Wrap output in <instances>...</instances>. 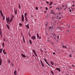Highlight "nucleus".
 Instances as JSON below:
<instances>
[{
	"label": "nucleus",
	"mask_w": 75,
	"mask_h": 75,
	"mask_svg": "<svg viewBox=\"0 0 75 75\" xmlns=\"http://www.w3.org/2000/svg\"><path fill=\"white\" fill-rule=\"evenodd\" d=\"M45 34H46V35H49V34L47 33H46Z\"/></svg>",
	"instance_id": "obj_33"
},
{
	"label": "nucleus",
	"mask_w": 75,
	"mask_h": 75,
	"mask_svg": "<svg viewBox=\"0 0 75 75\" xmlns=\"http://www.w3.org/2000/svg\"><path fill=\"white\" fill-rule=\"evenodd\" d=\"M3 41H5V42H6V40L5 39V38L4 39Z\"/></svg>",
	"instance_id": "obj_39"
},
{
	"label": "nucleus",
	"mask_w": 75,
	"mask_h": 75,
	"mask_svg": "<svg viewBox=\"0 0 75 75\" xmlns=\"http://www.w3.org/2000/svg\"><path fill=\"white\" fill-rule=\"evenodd\" d=\"M24 15H22V21H24Z\"/></svg>",
	"instance_id": "obj_4"
},
{
	"label": "nucleus",
	"mask_w": 75,
	"mask_h": 75,
	"mask_svg": "<svg viewBox=\"0 0 75 75\" xmlns=\"http://www.w3.org/2000/svg\"><path fill=\"white\" fill-rule=\"evenodd\" d=\"M51 73L52 74V75H54V72H53V71H51Z\"/></svg>",
	"instance_id": "obj_22"
},
{
	"label": "nucleus",
	"mask_w": 75,
	"mask_h": 75,
	"mask_svg": "<svg viewBox=\"0 0 75 75\" xmlns=\"http://www.w3.org/2000/svg\"><path fill=\"white\" fill-rule=\"evenodd\" d=\"M21 56L22 57H23V58H25V57H26V56L25 55L23 54H21Z\"/></svg>",
	"instance_id": "obj_8"
},
{
	"label": "nucleus",
	"mask_w": 75,
	"mask_h": 75,
	"mask_svg": "<svg viewBox=\"0 0 75 75\" xmlns=\"http://www.w3.org/2000/svg\"><path fill=\"white\" fill-rule=\"evenodd\" d=\"M35 9H36V10H38V7H36V8H35Z\"/></svg>",
	"instance_id": "obj_36"
},
{
	"label": "nucleus",
	"mask_w": 75,
	"mask_h": 75,
	"mask_svg": "<svg viewBox=\"0 0 75 75\" xmlns=\"http://www.w3.org/2000/svg\"><path fill=\"white\" fill-rule=\"evenodd\" d=\"M25 18V20L27 21H28V19H27V17H26Z\"/></svg>",
	"instance_id": "obj_26"
},
{
	"label": "nucleus",
	"mask_w": 75,
	"mask_h": 75,
	"mask_svg": "<svg viewBox=\"0 0 75 75\" xmlns=\"http://www.w3.org/2000/svg\"><path fill=\"white\" fill-rule=\"evenodd\" d=\"M25 26H26L27 27V28H28V29H29L30 28V27H29V24H27V25H25Z\"/></svg>",
	"instance_id": "obj_7"
},
{
	"label": "nucleus",
	"mask_w": 75,
	"mask_h": 75,
	"mask_svg": "<svg viewBox=\"0 0 75 75\" xmlns=\"http://www.w3.org/2000/svg\"><path fill=\"white\" fill-rule=\"evenodd\" d=\"M56 9H58V10H60L61 9L59 7H58V8H57Z\"/></svg>",
	"instance_id": "obj_16"
},
{
	"label": "nucleus",
	"mask_w": 75,
	"mask_h": 75,
	"mask_svg": "<svg viewBox=\"0 0 75 75\" xmlns=\"http://www.w3.org/2000/svg\"><path fill=\"white\" fill-rule=\"evenodd\" d=\"M45 9H46V11H48V8L47 7H46L45 8Z\"/></svg>",
	"instance_id": "obj_34"
},
{
	"label": "nucleus",
	"mask_w": 75,
	"mask_h": 75,
	"mask_svg": "<svg viewBox=\"0 0 75 75\" xmlns=\"http://www.w3.org/2000/svg\"><path fill=\"white\" fill-rule=\"evenodd\" d=\"M6 26L8 28V29L9 30V29H10V26H9V25H8V24H6Z\"/></svg>",
	"instance_id": "obj_11"
},
{
	"label": "nucleus",
	"mask_w": 75,
	"mask_h": 75,
	"mask_svg": "<svg viewBox=\"0 0 75 75\" xmlns=\"http://www.w3.org/2000/svg\"><path fill=\"white\" fill-rule=\"evenodd\" d=\"M37 37L38 38H39V35H38V33H37Z\"/></svg>",
	"instance_id": "obj_23"
},
{
	"label": "nucleus",
	"mask_w": 75,
	"mask_h": 75,
	"mask_svg": "<svg viewBox=\"0 0 75 75\" xmlns=\"http://www.w3.org/2000/svg\"><path fill=\"white\" fill-rule=\"evenodd\" d=\"M59 19H60V20H61V17H59Z\"/></svg>",
	"instance_id": "obj_57"
},
{
	"label": "nucleus",
	"mask_w": 75,
	"mask_h": 75,
	"mask_svg": "<svg viewBox=\"0 0 75 75\" xmlns=\"http://www.w3.org/2000/svg\"><path fill=\"white\" fill-rule=\"evenodd\" d=\"M31 38L32 39V40H35V39H36V37H35V36H32L31 37Z\"/></svg>",
	"instance_id": "obj_1"
},
{
	"label": "nucleus",
	"mask_w": 75,
	"mask_h": 75,
	"mask_svg": "<svg viewBox=\"0 0 75 75\" xmlns=\"http://www.w3.org/2000/svg\"><path fill=\"white\" fill-rule=\"evenodd\" d=\"M6 22L8 23V21H9V18H6Z\"/></svg>",
	"instance_id": "obj_5"
},
{
	"label": "nucleus",
	"mask_w": 75,
	"mask_h": 75,
	"mask_svg": "<svg viewBox=\"0 0 75 75\" xmlns=\"http://www.w3.org/2000/svg\"><path fill=\"white\" fill-rule=\"evenodd\" d=\"M44 13H47V11H45Z\"/></svg>",
	"instance_id": "obj_56"
},
{
	"label": "nucleus",
	"mask_w": 75,
	"mask_h": 75,
	"mask_svg": "<svg viewBox=\"0 0 75 75\" xmlns=\"http://www.w3.org/2000/svg\"><path fill=\"white\" fill-rule=\"evenodd\" d=\"M44 61L45 62H47V60L45 59H44Z\"/></svg>",
	"instance_id": "obj_32"
},
{
	"label": "nucleus",
	"mask_w": 75,
	"mask_h": 75,
	"mask_svg": "<svg viewBox=\"0 0 75 75\" xmlns=\"http://www.w3.org/2000/svg\"><path fill=\"white\" fill-rule=\"evenodd\" d=\"M67 9V8H65L64 9V10H65Z\"/></svg>",
	"instance_id": "obj_58"
},
{
	"label": "nucleus",
	"mask_w": 75,
	"mask_h": 75,
	"mask_svg": "<svg viewBox=\"0 0 75 75\" xmlns=\"http://www.w3.org/2000/svg\"><path fill=\"white\" fill-rule=\"evenodd\" d=\"M5 19V16H4L3 17L2 19L3 20H4Z\"/></svg>",
	"instance_id": "obj_25"
},
{
	"label": "nucleus",
	"mask_w": 75,
	"mask_h": 75,
	"mask_svg": "<svg viewBox=\"0 0 75 75\" xmlns=\"http://www.w3.org/2000/svg\"><path fill=\"white\" fill-rule=\"evenodd\" d=\"M11 20H13V18L12 17H11Z\"/></svg>",
	"instance_id": "obj_43"
},
{
	"label": "nucleus",
	"mask_w": 75,
	"mask_h": 75,
	"mask_svg": "<svg viewBox=\"0 0 75 75\" xmlns=\"http://www.w3.org/2000/svg\"><path fill=\"white\" fill-rule=\"evenodd\" d=\"M0 35L2 37V33H1V31H0Z\"/></svg>",
	"instance_id": "obj_15"
},
{
	"label": "nucleus",
	"mask_w": 75,
	"mask_h": 75,
	"mask_svg": "<svg viewBox=\"0 0 75 75\" xmlns=\"http://www.w3.org/2000/svg\"><path fill=\"white\" fill-rule=\"evenodd\" d=\"M52 8V6H51L50 7V8Z\"/></svg>",
	"instance_id": "obj_64"
},
{
	"label": "nucleus",
	"mask_w": 75,
	"mask_h": 75,
	"mask_svg": "<svg viewBox=\"0 0 75 75\" xmlns=\"http://www.w3.org/2000/svg\"><path fill=\"white\" fill-rule=\"evenodd\" d=\"M12 20H11H11H9L8 23H11V21H12Z\"/></svg>",
	"instance_id": "obj_21"
},
{
	"label": "nucleus",
	"mask_w": 75,
	"mask_h": 75,
	"mask_svg": "<svg viewBox=\"0 0 75 75\" xmlns=\"http://www.w3.org/2000/svg\"><path fill=\"white\" fill-rule=\"evenodd\" d=\"M69 11V12H71V10L70 9V10Z\"/></svg>",
	"instance_id": "obj_51"
},
{
	"label": "nucleus",
	"mask_w": 75,
	"mask_h": 75,
	"mask_svg": "<svg viewBox=\"0 0 75 75\" xmlns=\"http://www.w3.org/2000/svg\"><path fill=\"white\" fill-rule=\"evenodd\" d=\"M51 28H52V27H50L49 29H51Z\"/></svg>",
	"instance_id": "obj_55"
},
{
	"label": "nucleus",
	"mask_w": 75,
	"mask_h": 75,
	"mask_svg": "<svg viewBox=\"0 0 75 75\" xmlns=\"http://www.w3.org/2000/svg\"><path fill=\"white\" fill-rule=\"evenodd\" d=\"M29 42L30 43V44H31L32 43V42H31V40H30V39H29Z\"/></svg>",
	"instance_id": "obj_17"
},
{
	"label": "nucleus",
	"mask_w": 75,
	"mask_h": 75,
	"mask_svg": "<svg viewBox=\"0 0 75 75\" xmlns=\"http://www.w3.org/2000/svg\"><path fill=\"white\" fill-rule=\"evenodd\" d=\"M40 51H41V52H42V50L40 49Z\"/></svg>",
	"instance_id": "obj_52"
},
{
	"label": "nucleus",
	"mask_w": 75,
	"mask_h": 75,
	"mask_svg": "<svg viewBox=\"0 0 75 75\" xmlns=\"http://www.w3.org/2000/svg\"><path fill=\"white\" fill-rule=\"evenodd\" d=\"M14 11H15V13L16 14H17V10H15L14 9Z\"/></svg>",
	"instance_id": "obj_13"
},
{
	"label": "nucleus",
	"mask_w": 75,
	"mask_h": 75,
	"mask_svg": "<svg viewBox=\"0 0 75 75\" xmlns=\"http://www.w3.org/2000/svg\"><path fill=\"white\" fill-rule=\"evenodd\" d=\"M35 55H36V57H37V54H35Z\"/></svg>",
	"instance_id": "obj_48"
},
{
	"label": "nucleus",
	"mask_w": 75,
	"mask_h": 75,
	"mask_svg": "<svg viewBox=\"0 0 75 75\" xmlns=\"http://www.w3.org/2000/svg\"><path fill=\"white\" fill-rule=\"evenodd\" d=\"M53 55H55V52H54L53 53Z\"/></svg>",
	"instance_id": "obj_42"
},
{
	"label": "nucleus",
	"mask_w": 75,
	"mask_h": 75,
	"mask_svg": "<svg viewBox=\"0 0 75 75\" xmlns=\"http://www.w3.org/2000/svg\"><path fill=\"white\" fill-rule=\"evenodd\" d=\"M50 63L52 65H54V63L52 62V61L50 62Z\"/></svg>",
	"instance_id": "obj_14"
},
{
	"label": "nucleus",
	"mask_w": 75,
	"mask_h": 75,
	"mask_svg": "<svg viewBox=\"0 0 75 75\" xmlns=\"http://www.w3.org/2000/svg\"><path fill=\"white\" fill-rule=\"evenodd\" d=\"M58 70L59 71V72H60V71H61V69H59V68Z\"/></svg>",
	"instance_id": "obj_35"
},
{
	"label": "nucleus",
	"mask_w": 75,
	"mask_h": 75,
	"mask_svg": "<svg viewBox=\"0 0 75 75\" xmlns=\"http://www.w3.org/2000/svg\"><path fill=\"white\" fill-rule=\"evenodd\" d=\"M68 32H69V30H68Z\"/></svg>",
	"instance_id": "obj_63"
},
{
	"label": "nucleus",
	"mask_w": 75,
	"mask_h": 75,
	"mask_svg": "<svg viewBox=\"0 0 75 75\" xmlns=\"http://www.w3.org/2000/svg\"><path fill=\"white\" fill-rule=\"evenodd\" d=\"M62 47H63V48H65V47L64 46H62Z\"/></svg>",
	"instance_id": "obj_54"
},
{
	"label": "nucleus",
	"mask_w": 75,
	"mask_h": 75,
	"mask_svg": "<svg viewBox=\"0 0 75 75\" xmlns=\"http://www.w3.org/2000/svg\"><path fill=\"white\" fill-rule=\"evenodd\" d=\"M3 53H4V54H6V52H4Z\"/></svg>",
	"instance_id": "obj_47"
},
{
	"label": "nucleus",
	"mask_w": 75,
	"mask_h": 75,
	"mask_svg": "<svg viewBox=\"0 0 75 75\" xmlns=\"http://www.w3.org/2000/svg\"><path fill=\"white\" fill-rule=\"evenodd\" d=\"M59 69V68H56L55 69V70H58V69Z\"/></svg>",
	"instance_id": "obj_40"
},
{
	"label": "nucleus",
	"mask_w": 75,
	"mask_h": 75,
	"mask_svg": "<svg viewBox=\"0 0 75 75\" xmlns=\"http://www.w3.org/2000/svg\"><path fill=\"white\" fill-rule=\"evenodd\" d=\"M57 13H56L55 15V19H56V18H58V16H57Z\"/></svg>",
	"instance_id": "obj_6"
},
{
	"label": "nucleus",
	"mask_w": 75,
	"mask_h": 75,
	"mask_svg": "<svg viewBox=\"0 0 75 75\" xmlns=\"http://www.w3.org/2000/svg\"><path fill=\"white\" fill-rule=\"evenodd\" d=\"M3 50V49L1 48L0 50V53H1V52H2V51H3V50Z\"/></svg>",
	"instance_id": "obj_18"
},
{
	"label": "nucleus",
	"mask_w": 75,
	"mask_h": 75,
	"mask_svg": "<svg viewBox=\"0 0 75 75\" xmlns=\"http://www.w3.org/2000/svg\"><path fill=\"white\" fill-rule=\"evenodd\" d=\"M11 65H12V66H13V64L12 63H11Z\"/></svg>",
	"instance_id": "obj_61"
},
{
	"label": "nucleus",
	"mask_w": 75,
	"mask_h": 75,
	"mask_svg": "<svg viewBox=\"0 0 75 75\" xmlns=\"http://www.w3.org/2000/svg\"><path fill=\"white\" fill-rule=\"evenodd\" d=\"M4 43L3 42L2 44V47H4Z\"/></svg>",
	"instance_id": "obj_28"
},
{
	"label": "nucleus",
	"mask_w": 75,
	"mask_h": 75,
	"mask_svg": "<svg viewBox=\"0 0 75 75\" xmlns=\"http://www.w3.org/2000/svg\"><path fill=\"white\" fill-rule=\"evenodd\" d=\"M74 4H73L72 5V6H73V7H74Z\"/></svg>",
	"instance_id": "obj_53"
},
{
	"label": "nucleus",
	"mask_w": 75,
	"mask_h": 75,
	"mask_svg": "<svg viewBox=\"0 0 75 75\" xmlns=\"http://www.w3.org/2000/svg\"><path fill=\"white\" fill-rule=\"evenodd\" d=\"M19 9H20V8H21V5H20V4H19Z\"/></svg>",
	"instance_id": "obj_29"
},
{
	"label": "nucleus",
	"mask_w": 75,
	"mask_h": 75,
	"mask_svg": "<svg viewBox=\"0 0 75 75\" xmlns=\"http://www.w3.org/2000/svg\"><path fill=\"white\" fill-rule=\"evenodd\" d=\"M40 61L42 67H44V64H43L42 62V61H41V60H40Z\"/></svg>",
	"instance_id": "obj_2"
},
{
	"label": "nucleus",
	"mask_w": 75,
	"mask_h": 75,
	"mask_svg": "<svg viewBox=\"0 0 75 75\" xmlns=\"http://www.w3.org/2000/svg\"><path fill=\"white\" fill-rule=\"evenodd\" d=\"M2 62V60H1V58H0V66L1 65V62Z\"/></svg>",
	"instance_id": "obj_12"
},
{
	"label": "nucleus",
	"mask_w": 75,
	"mask_h": 75,
	"mask_svg": "<svg viewBox=\"0 0 75 75\" xmlns=\"http://www.w3.org/2000/svg\"><path fill=\"white\" fill-rule=\"evenodd\" d=\"M72 67H75V66L74 65H72Z\"/></svg>",
	"instance_id": "obj_62"
},
{
	"label": "nucleus",
	"mask_w": 75,
	"mask_h": 75,
	"mask_svg": "<svg viewBox=\"0 0 75 75\" xmlns=\"http://www.w3.org/2000/svg\"><path fill=\"white\" fill-rule=\"evenodd\" d=\"M3 53H4V52H5V51L4 50H3Z\"/></svg>",
	"instance_id": "obj_49"
},
{
	"label": "nucleus",
	"mask_w": 75,
	"mask_h": 75,
	"mask_svg": "<svg viewBox=\"0 0 75 75\" xmlns=\"http://www.w3.org/2000/svg\"><path fill=\"white\" fill-rule=\"evenodd\" d=\"M0 13H1V15L2 17H3V12H2V11H0Z\"/></svg>",
	"instance_id": "obj_3"
},
{
	"label": "nucleus",
	"mask_w": 75,
	"mask_h": 75,
	"mask_svg": "<svg viewBox=\"0 0 75 75\" xmlns=\"http://www.w3.org/2000/svg\"><path fill=\"white\" fill-rule=\"evenodd\" d=\"M46 63L47 64V65H49V66H50V64L48 63V62H46Z\"/></svg>",
	"instance_id": "obj_24"
},
{
	"label": "nucleus",
	"mask_w": 75,
	"mask_h": 75,
	"mask_svg": "<svg viewBox=\"0 0 75 75\" xmlns=\"http://www.w3.org/2000/svg\"><path fill=\"white\" fill-rule=\"evenodd\" d=\"M57 38H59V36H57Z\"/></svg>",
	"instance_id": "obj_60"
},
{
	"label": "nucleus",
	"mask_w": 75,
	"mask_h": 75,
	"mask_svg": "<svg viewBox=\"0 0 75 75\" xmlns=\"http://www.w3.org/2000/svg\"><path fill=\"white\" fill-rule=\"evenodd\" d=\"M48 23L46 24V26H47V25H48Z\"/></svg>",
	"instance_id": "obj_45"
},
{
	"label": "nucleus",
	"mask_w": 75,
	"mask_h": 75,
	"mask_svg": "<svg viewBox=\"0 0 75 75\" xmlns=\"http://www.w3.org/2000/svg\"><path fill=\"white\" fill-rule=\"evenodd\" d=\"M13 73L15 75H17V71L16 70L15 71L13 72Z\"/></svg>",
	"instance_id": "obj_9"
},
{
	"label": "nucleus",
	"mask_w": 75,
	"mask_h": 75,
	"mask_svg": "<svg viewBox=\"0 0 75 75\" xmlns=\"http://www.w3.org/2000/svg\"><path fill=\"white\" fill-rule=\"evenodd\" d=\"M65 8H68V6L66 5V6H65Z\"/></svg>",
	"instance_id": "obj_38"
},
{
	"label": "nucleus",
	"mask_w": 75,
	"mask_h": 75,
	"mask_svg": "<svg viewBox=\"0 0 75 75\" xmlns=\"http://www.w3.org/2000/svg\"><path fill=\"white\" fill-rule=\"evenodd\" d=\"M72 57V56H71V54H70V56H69V57Z\"/></svg>",
	"instance_id": "obj_50"
},
{
	"label": "nucleus",
	"mask_w": 75,
	"mask_h": 75,
	"mask_svg": "<svg viewBox=\"0 0 75 75\" xmlns=\"http://www.w3.org/2000/svg\"><path fill=\"white\" fill-rule=\"evenodd\" d=\"M39 38V39H41V37H39V38Z\"/></svg>",
	"instance_id": "obj_46"
},
{
	"label": "nucleus",
	"mask_w": 75,
	"mask_h": 75,
	"mask_svg": "<svg viewBox=\"0 0 75 75\" xmlns=\"http://www.w3.org/2000/svg\"><path fill=\"white\" fill-rule=\"evenodd\" d=\"M25 24H26L27 23V22L26 21H25Z\"/></svg>",
	"instance_id": "obj_37"
},
{
	"label": "nucleus",
	"mask_w": 75,
	"mask_h": 75,
	"mask_svg": "<svg viewBox=\"0 0 75 75\" xmlns=\"http://www.w3.org/2000/svg\"><path fill=\"white\" fill-rule=\"evenodd\" d=\"M23 42L24 43H25V39H24V38L23 37Z\"/></svg>",
	"instance_id": "obj_27"
},
{
	"label": "nucleus",
	"mask_w": 75,
	"mask_h": 75,
	"mask_svg": "<svg viewBox=\"0 0 75 75\" xmlns=\"http://www.w3.org/2000/svg\"><path fill=\"white\" fill-rule=\"evenodd\" d=\"M52 1L50 2V6H51V5H52Z\"/></svg>",
	"instance_id": "obj_19"
},
{
	"label": "nucleus",
	"mask_w": 75,
	"mask_h": 75,
	"mask_svg": "<svg viewBox=\"0 0 75 75\" xmlns=\"http://www.w3.org/2000/svg\"><path fill=\"white\" fill-rule=\"evenodd\" d=\"M24 16H25V18H26V16H27V13H25Z\"/></svg>",
	"instance_id": "obj_20"
},
{
	"label": "nucleus",
	"mask_w": 75,
	"mask_h": 75,
	"mask_svg": "<svg viewBox=\"0 0 75 75\" xmlns=\"http://www.w3.org/2000/svg\"><path fill=\"white\" fill-rule=\"evenodd\" d=\"M19 24L20 26H21V25H22V23H20Z\"/></svg>",
	"instance_id": "obj_31"
},
{
	"label": "nucleus",
	"mask_w": 75,
	"mask_h": 75,
	"mask_svg": "<svg viewBox=\"0 0 75 75\" xmlns=\"http://www.w3.org/2000/svg\"><path fill=\"white\" fill-rule=\"evenodd\" d=\"M10 62H11L9 60H8V63H9V64H10Z\"/></svg>",
	"instance_id": "obj_30"
},
{
	"label": "nucleus",
	"mask_w": 75,
	"mask_h": 75,
	"mask_svg": "<svg viewBox=\"0 0 75 75\" xmlns=\"http://www.w3.org/2000/svg\"><path fill=\"white\" fill-rule=\"evenodd\" d=\"M62 7H64V5H63L62 6Z\"/></svg>",
	"instance_id": "obj_59"
},
{
	"label": "nucleus",
	"mask_w": 75,
	"mask_h": 75,
	"mask_svg": "<svg viewBox=\"0 0 75 75\" xmlns=\"http://www.w3.org/2000/svg\"><path fill=\"white\" fill-rule=\"evenodd\" d=\"M32 51L33 52L34 54H36V52H35V50L33 49L32 50Z\"/></svg>",
	"instance_id": "obj_10"
},
{
	"label": "nucleus",
	"mask_w": 75,
	"mask_h": 75,
	"mask_svg": "<svg viewBox=\"0 0 75 75\" xmlns=\"http://www.w3.org/2000/svg\"><path fill=\"white\" fill-rule=\"evenodd\" d=\"M11 17L13 18H14V16H12Z\"/></svg>",
	"instance_id": "obj_41"
},
{
	"label": "nucleus",
	"mask_w": 75,
	"mask_h": 75,
	"mask_svg": "<svg viewBox=\"0 0 75 75\" xmlns=\"http://www.w3.org/2000/svg\"><path fill=\"white\" fill-rule=\"evenodd\" d=\"M46 3L47 4H49V2H48V1H47Z\"/></svg>",
	"instance_id": "obj_44"
}]
</instances>
